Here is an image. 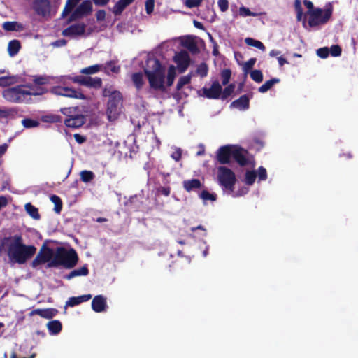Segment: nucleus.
I'll return each instance as SVG.
<instances>
[{"label": "nucleus", "instance_id": "nucleus-41", "mask_svg": "<svg viewBox=\"0 0 358 358\" xmlns=\"http://www.w3.org/2000/svg\"><path fill=\"white\" fill-rule=\"evenodd\" d=\"M104 70L107 73H117L120 71V67L116 66L115 63L110 60L107 62L104 65Z\"/></svg>", "mask_w": 358, "mask_h": 358}, {"label": "nucleus", "instance_id": "nucleus-55", "mask_svg": "<svg viewBox=\"0 0 358 358\" xmlns=\"http://www.w3.org/2000/svg\"><path fill=\"white\" fill-rule=\"evenodd\" d=\"M203 0H185V5L188 8L199 7Z\"/></svg>", "mask_w": 358, "mask_h": 358}, {"label": "nucleus", "instance_id": "nucleus-22", "mask_svg": "<svg viewBox=\"0 0 358 358\" xmlns=\"http://www.w3.org/2000/svg\"><path fill=\"white\" fill-rule=\"evenodd\" d=\"M58 313V310L55 308H45V309H41L37 308L34 310H32L30 313L31 315H37L41 316L43 318L45 319H51L54 317L57 313Z\"/></svg>", "mask_w": 358, "mask_h": 358}, {"label": "nucleus", "instance_id": "nucleus-39", "mask_svg": "<svg viewBox=\"0 0 358 358\" xmlns=\"http://www.w3.org/2000/svg\"><path fill=\"white\" fill-rule=\"evenodd\" d=\"M22 124L24 128L31 129L38 127L40 122L38 120H34L32 118H24L22 120Z\"/></svg>", "mask_w": 358, "mask_h": 358}, {"label": "nucleus", "instance_id": "nucleus-34", "mask_svg": "<svg viewBox=\"0 0 358 358\" xmlns=\"http://www.w3.org/2000/svg\"><path fill=\"white\" fill-rule=\"evenodd\" d=\"M245 43L250 46H252L258 48L262 51L265 50L264 45L259 41L256 40L253 38L248 37L245 38Z\"/></svg>", "mask_w": 358, "mask_h": 358}, {"label": "nucleus", "instance_id": "nucleus-58", "mask_svg": "<svg viewBox=\"0 0 358 358\" xmlns=\"http://www.w3.org/2000/svg\"><path fill=\"white\" fill-rule=\"evenodd\" d=\"M218 6L222 12H225L228 10L229 2L228 0H218Z\"/></svg>", "mask_w": 358, "mask_h": 358}, {"label": "nucleus", "instance_id": "nucleus-5", "mask_svg": "<svg viewBox=\"0 0 358 358\" xmlns=\"http://www.w3.org/2000/svg\"><path fill=\"white\" fill-rule=\"evenodd\" d=\"M333 14V6L331 3L326 4L324 8H315L313 10H308L309 16L308 24L315 27L325 24L330 20Z\"/></svg>", "mask_w": 358, "mask_h": 358}, {"label": "nucleus", "instance_id": "nucleus-33", "mask_svg": "<svg viewBox=\"0 0 358 358\" xmlns=\"http://www.w3.org/2000/svg\"><path fill=\"white\" fill-rule=\"evenodd\" d=\"M24 208L27 214L34 220H38L40 219V214L38 213V208L31 203H26Z\"/></svg>", "mask_w": 358, "mask_h": 358}, {"label": "nucleus", "instance_id": "nucleus-36", "mask_svg": "<svg viewBox=\"0 0 358 358\" xmlns=\"http://www.w3.org/2000/svg\"><path fill=\"white\" fill-rule=\"evenodd\" d=\"M200 199L203 201V203L206 201H215L217 199V195L215 193H210L208 190L204 189L199 194Z\"/></svg>", "mask_w": 358, "mask_h": 358}, {"label": "nucleus", "instance_id": "nucleus-50", "mask_svg": "<svg viewBox=\"0 0 358 358\" xmlns=\"http://www.w3.org/2000/svg\"><path fill=\"white\" fill-rule=\"evenodd\" d=\"M239 14L243 17H257L258 13L252 12L250 10L245 6H241L239 8Z\"/></svg>", "mask_w": 358, "mask_h": 358}, {"label": "nucleus", "instance_id": "nucleus-15", "mask_svg": "<svg viewBox=\"0 0 358 358\" xmlns=\"http://www.w3.org/2000/svg\"><path fill=\"white\" fill-rule=\"evenodd\" d=\"M203 96L211 99H217L220 98L222 92V86L217 80L213 82L210 87L202 88Z\"/></svg>", "mask_w": 358, "mask_h": 358}, {"label": "nucleus", "instance_id": "nucleus-6", "mask_svg": "<svg viewBox=\"0 0 358 358\" xmlns=\"http://www.w3.org/2000/svg\"><path fill=\"white\" fill-rule=\"evenodd\" d=\"M43 94V90L33 92L24 90L22 86L18 85L5 89L2 92L3 97L8 102L21 103L26 101L28 96L41 95Z\"/></svg>", "mask_w": 358, "mask_h": 358}, {"label": "nucleus", "instance_id": "nucleus-52", "mask_svg": "<svg viewBox=\"0 0 358 358\" xmlns=\"http://www.w3.org/2000/svg\"><path fill=\"white\" fill-rule=\"evenodd\" d=\"M234 87V85L230 84L227 87H226L223 91L222 90V99H225L228 96H229L233 93Z\"/></svg>", "mask_w": 358, "mask_h": 358}, {"label": "nucleus", "instance_id": "nucleus-1", "mask_svg": "<svg viewBox=\"0 0 358 358\" xmlns=\"http://www.w3.org/2000/svg\"><path fill=\"white\" fill-rule=\"evenodd\" d=\"M143 71L149 83L148 90L149 93L151 94L154 91L165 92L166 90L165 69L159 59L152 57L148 58Z\"/></svg>", "mask_w": 358, "mask_h": 358}, {"label": "nucleus", "instance_id": "nucleus-43", "mask_svg": "<svg viewBox=\"0 0 358 358\" xmlns=\"http://www.w3.org/2000/svg\"><path fill=\"white\" fill-rule=\"evenodd\" d=\"M176 73L174 66L171 65L168 69L166 85L170 87L173 85Z\"/></svg>", "mask_w": 358, "mask_h": 358}, {"label": "nucleus", "instance_id": "nucleus-35", "mask_svg": "<svg viewBox=\"0 0 358 358\" xmlns=\"http://www.w3.org/2000/svg\"><path fill=\"white\" fill-rule=\"evenodd\" d=\"M248 192L249 187L246 186H241L238 189L237 191H234V189H233L231 193H227L226 195H229L233 198H238L246 195Z\"/></svg>", "mask_w": 358, "mask_h": 358}, {"label": "nucleus", "instance_id": "nucleus-2", "mask_svg": "<svg viewBox=\"0 0 358 358\" xmlns=\"http://www.w3.org/2000/svg\"><path fill=\"white\" fill-rule=\"evenodd\" d=\"M36 252V248L32 245L23 243L21 235H14L13 241L8 248V257L10 262L18 264H25Z\"/></svg>", "mask_w": 358, "mask_h": 358}, {"label": "nucleus", "instance_id": "nucleus-51", "mask_svg": "<svg viewBox=\"0 0 358 358\" xmlns=\"http://www.w3.org/2000/svg\"><path fill=\"white\" fill-rule=\"evenodd\" d=\"M174 151L171 154V157L176 162H179L182 157V150L180 148L173 147Z\"/></svg>", "mask_w": 358, "mask_h": 358}, {"label": "nucleus", "instance_id": "nucleus-32", "mask_svg": "<svg viewBox=\"0 0 358 358\" xmlns=\"http://www.w3.org/2000/svg\"><path fill=\"white\" fill-rule=\"evenodd\" d=\"M257 177V174L255 170H247L245 173L243 182L248 186L252 185Z\"/></svg>", "mask_w": 358, "mask_h": 358}, {"label": "nucleus", "instance_id": "nucleus-31", "mask_svg": "<svg viewBox=\"0 0 358 358\" xmlns=\"http://www.w3.org/2000/svg\"><path fill=\"white\" fill-rule=\"evenodd\" d=\"M21 48L20 43L18 40L14 39L8 43V52L10 57L17 55Z\"/></svg>", "mask_w": 358, "mask_h": 358}, {"label": "nucleus", "instance_id": "nucleus-17", "mask_svg": "<svg viewBox=\"0 0 358 358\" xmlns=\"http://www.w3.org/2000/svg\"><path fill=\"white\" fill-rule=\"evenodd\" d=\"M108 308L107 299L103 295L95 296L92 301V309L95 313L106 312Z\"/></svg>", "mask_w": 358, "mask_h": 358}, {"label": "nucleus", "instance_id": "nucleus-40", "mask_svg": "<svg viewBox=\"0 0 358 358\" xmlns=\"http://www.w3.org/2000/svg\"><path fill=\"white\" fill-rule=\"evenodd\" d=\"M20 26H21V24L19 22H15V21L5 22H3V24L2 25L3 29L6 31H16L19 29V27Z\"/></svg>", "mask_w": 358, "mask_h": 358}, {"label": "nucleus", "instance_id": "nucleus-13", "mask_svg": "<svg viewBox=\"0 0 358 358\" xmlns=\"http://www.w3.org/2000/svg\"><path fill=\"white\" fill-rule=\"evenodd\" d=\"M31 7L36 15L45 17L50 15L52 6L50 0H34Z\"/></svg>", "mask_w": 358, "mask_h": 358}, {"label": "nucleus", "instance_id": "nucleus-48", "mask_svg": "<svg viewBox=\"0 0 358 358\" xmlns=\"http://www.w3.org/2000/svg\"><path fill=\"white\" fill-rule=\"evenodd\" d=\"M16 110L14 108H0V117L7 118L14 115Z\"/></svg>", "mask_w": 358, "mask_h": 358}, {"label": "nucleus", "instance_id": "nucleus-25", "mask_svg": "<svg viewBox=\"0 0 358 358\" xmlns=\"http://www.w3.org/2000/svg\"><path fill=\"white\" fill-rule=\"evenodd\" d=\"M89 274V269L87 265H84L81 268L72 270L69 274L66 275L64 278L66 280H71L78 276H86Z\"/></svg>", "mask_w": 358, "mask_h": 358}, {"label": "nucleus", "instance_id": "nucleus-37", "mask_svg": "<svg viewBox=\"0 0 358 358\" xmlns=\"http://www.w3.org/2000/svg\"><path fill=\"white\" fill-rule=\"evenodd\" d=\"M102 64H94L88 67L83 68L80 70V73L86 75H91L99 72L101 67Z\"/></svg>", "mask_w": 358, "mask_h": 358}, {"label": "nucleus", "instance_id": "nucleus-57", "mask_svg": "<svg viewBox=\"0 0 358 358\" xmlns=\"http://www.w3.org/2000/svg\"><path fill=\"white\" fill-rule=\"evenodd\" d=\"M48 79L45 76H36L34 78V83L36 85H42L48 83Z\"/></svg>", "mask_w": 358, "mask_h": 358}, {"label": "nucleus", "instance_id": "nucleus-44", "mask_svg": "<svg viewBox=\"0 0 358 358\" xmlns=\"http://www.w3.org/2000/svg\"><path fill=\"white\" fill-rule=\"evenodd\" d=\"M208 66L206 62H201L197 66L196 73L201 78H204L208 75Z\"/></svg>", "mask_w": 358, "mask_h": 358}, {"label": "nucleus", "instance_id": "nucleus-9", "mask_svg": "<svg viewBox=\"0 0 358 358\" xmlns=\"http://www.w3.org/2000/svg\"><path fill=\"white\" fill-rule=\"evenodd\" d=\"M50 92L57 96H62L80 100L87 99V96L80 91L69 87L55 86L51 89Z\"/></svg>", "mask_w": 358, "mask_h": 358}, {"label": "nucleus", "instance_id": "nucleus-63", "mask_svg": "<svg viewBox=\"0 0 358 358\" xmlns=\"http://www.w3.org/2000/svg\"><path fill=\"white\" fill-rule=\"evenodd\" d=\"M73 7H71V5H68L67 6V3H66V6L63 10V12L62 13V17H65L67 15L69 14H71L72 12L73 11Z\"/></svg>", "mask_w": 358, "mask_h": 358}, {"label": "nucleus", "instance_id": "nucleus-4", "mask_svg": "<svg viewBox=\"0 0 358 358\" xmlns=\"http://www.w3.org/2000/svg\"><path fill=\"white\" fill-rule=\"evenodd\" d=\"M217 183L221 187L223 194L231 193L235 189L237 179L234 172L229 168L220 166L217 168Z\"/></svg>", "mask_w": 358, "mask_h": 358}, {"label": "nucleus", "instance_id": "nucleus-14", "mask_svg": "<svg viewBox=\"0 0 358 358\" xmlns=\"http://www.w3.org/2000/svg\"><path fill=\"white\" fill-rule=\"evenodd\" d=\"M86 25L84 23H76L70 25L62 31L64 36L75 38L85 34Z\"/></svg>", "mask_w": 358, "mask_h": 358}, {"label": "nucleus", "instance_id": "nucleus-28", "mask_svg": "<svg viewBox=\"0 0 358 358\" xmlns=\"http://www.w3.org/2000/svg\"><path fill=\"white\" fill-rule=\"evenodd\" d=\"M134 0H119L113 6V13L115 15L122 14L124 10Z\"/></svg>", "mask_w": 358, "mask_h": 358}, {"label": "nucleus", "instance_id": "nucleus-59", "mask_svg": "<svg viewBox=\"0 0 358 358\" xmlns=\"http://www.w3.org/2000/svg\"><path fill=\"white\" fill-rule=\"evenodd\" d=\"M13 241V236L4 237L0 243V252H2L8 242Z\"/></svg>", "mask_w": 358, "mask_h": 358}, {"label": "nucleus", "instance_id": "nucleus-16", "mask_svg": "<svg viewBox=\"0 0 358 358\" xmlns=\"http://www.w3.org/2000/svg\"><path fill=\"white\" fill-rule=\"evenodd\" d=\"M233 159L241 166H245L250 164V160L248 157V152L247 150L236 145L235 150L234 151Z\"/></svg>", "mask_w": 358, "mask_h": 358}, {"label": "nucleus", "instance_id": "nucleus-26", "mask_svg": "<svg viewBox=\"0 0 358 358\" xmlns=\"http://www.w3.org/2000/svg\"><path fill=\"white\" fill-rule=\"evenodd\" d=\"M50 335H57L62 329V322L58 320H54L48 322L46 324Z\"/></svg>", "mask_w": 358, "mask_h": 358}, {"label": "nucleus", "instance_id": "nucleus-53", "mask_svg": "<svg viewBox=\"0 0 358 358\" xmlns=\"http://www.w3.org/2000/svg\"><path fill=\"white\" fill-rule=\"evenodd\" d=\"M342 50L338 45H333L329 48V55L333 57H338L341 55Z\"/></svg>", "mask_w": 358, "mask_h": 358}, {"label": "nucleus", "instance_id": "nucleus-7", "mask_svg": "<svg viewBox=\"0 0 358 358\" xmlns=\"http://www.w3.org/2000/svg\"><path fill=\"white\" fill-rule=\"evenodd\" d=\"M70 80L81 85L92 88H99L102 85V80L99 77L92 78L90 76H76L71 78L70 76H62L59 78L60 82L63 83H66L67 80Z\"/></svg>", "mask_w": 358, "mask_h": 358}, {"label": "nucleus", "instance_id": "nucleus-19", "mask_svg": "<svg viewBox=\"0 0 358 358\" xmlns=\"http://www.w3.org/2000/svg\"><path fill=\"white\" fill-rule=\"evenodd\" d=\"M196 37L187 36L181 42L182 45L187 49L192 54L196 55L200 52L199 48L196 42Z\"/></svg>", "mask_w": 358, "mask_h": 358}, {"label": "nucleus", "instance_id": "nucleus-56", "mask_svg": "<svg viewBox=\"0 0 358 358\" xmlns=\"http://www.w3.org/2000/svg\"><path fill=\"white\" fill-rule=\"evenodd\" d=\"M145 7L147 14L150 15L154 10L155 0H146Z\"/></svg>", "mask_w": 358, "mask_h": 358}, {"label": "nucleus", "instance_id": "nucleus-60", "mask_svg": "<svg viewBox=\"0 0 358 358\" xmlns=\"http://www.w3.org/2000/svg\"><path fill=\"white\" fill-rule=\"evenodd\" d=\"M115 92H120L117 91V90H113L110 87L108 88L106 87H104V89L103 90V96H108V99H110V97H112V95H113V94Z\"/></svg>", "mask_w": 358, "mask_h": 358}, {"label": "nucleus", "instance_id": "nucleus-54", "mask_svg": "<svg viewBox=\"0 0 358 358\" xmlns=\"http://www.w3.org/2000/svg\"><path fill=\"white\" fill-rule=\"evenodd\" d=\"M317 55L322 59L327 58L329 55V48L328 47H323L317 49Z\"/></svg>", "mask_w": 358, "mask_h": 358}, {"label": "nucleus", "instance_id": "nucleus-23", "mask_svg": "<svg viewBox=\"0 0 358 358\" xmlns=\"http://www.w3.org/2000/svg\"><path fill=\"white\" fill-rule=\"evenodd\" d=\"M92 297V296L90 294H83L78 296H71L66 301L65 306L74 307L83 302L89 301Z\"/></svg>", "mask_w": 358, "mask_h": 358}, {"label": "nucleus", "instance_id": "nucleus-29", "mask_svg": "<svg viewBox=\"0 0 358 358\" xmlns=\"http://www.w3.org/2000/svg\"><path fill=\"white\" fill-rule=\"evenodd\" d=\"M18 76L7 75L0 77V87H7L14 85L18 81Z\"/></svg>", "mask_w": 358, "mask_h": 358}, {"label": "nucleus", "instance_id": "nucleus-12", "mask_svg": "<svg viewBox=\"0 0 358 358\" xmlns=\"http://www.w3.org/2000/svg\"><path fill=\"white\" fill-rule=\"evenodd\" d=\"M53 253L54 250L52 248L46 247L44 244L40 252L32 261L31 266L33 268H36L38 266L45 263H47L48 264L52 259Z\"/></svg>", "mask_w": 358, "mask_h": 358}, {"label": "nucleus", "instance_id": "nucleus-21", "mask_svg": "<svg viewBox=\"0 0 358 358\" xmlns=\"http://www.w3.org/2000/svg\"><path fill=\"white\" fill-rule=\"evenodd\" d=\"M250 98L248 95L243 94L238 99L231 103V107L236 108L240 110H245L249 108Z\"/></svg>", "mask_w": 358, "mask_h": 358}, {"label": "nucleus", "instance_id": "nucleus-61", "mask_svg": "<svg viewBox=\"0 0 358 358\" xmlns=\"http://www.w3.org/2000/svg\"><path fill=\"white\" fill-rule=\"evenodd\" d=\"M97 21H103L106 18V11L104 10H99L96 13Z\"/></svg>", "mask_w": 358, "mask_h": 358}, {"label": "nucleus", "instance_id": "nucleus-42", "mask_svg": "<svg viewBox=\"0 0 358 358\" xmlns=\"http://www.w3.org/2000/svg\"><path fill=\"white\" fill-rule=\"evenodd\" d=\"M192 78L191 74L180 77L176 84V90H180L185 85L190 83Z\"/></svg>", "mask_w": 358, "mask_h": 358}, {"label": "nucleus", "instance_id": "nucleus-45", "mask_svg": "<svg viewBox=\"0 0 358 358\" xmlns=\"http://www.w3.org/2000/svg\"><path fill=\"white\" fill-rule=\"evenodd\" d=\"M250 78L252 80H254L256 83H261L263 80V73L260 70H252L250 72Z\"/></svg>", "mask_w": 358, "mask_h": 358}, {"label": "nucleus", "instance_id": "nucleus-38", "mask_svg": "<svg viewBox=\"0 0 358 358\" xmlns=\"http://www.w3.org/2000/svg\"><path fill=\"white\" fill-rule=\"evenodd\" d=\"M80 180L85 183L91 182L94 178V173L91 171L84 170L80 173Z\"/></svg>", "mask_w": 358, "mask_h": 358}, {"label": "nucleus", "instance_id": "nucleus-64", "mask_svg": "<svg viewBox=\"0 0 358 358\" xmlns=\"http://www.w3.org/2000/svg\"><path fill=\"white\" fill-rule=\"evenodd\" d=\"M67 41L65 39L61 38L54 41L52 45L54 47L59 48L66 45Z\"/></svg>", "mask_w": 358, "mask_h": 358}, {"label": "nucleus", "instance_id": "nucleus-27", "mask_svg": "<svg viewBox=\"0 0 358 358\" xmlns=\"http://www.w3.org/2000/svg\"><path fill=\"white\" fill-rule=\"evenodd\" d=\"M131 79L138 91L141 90L143 86L145 85V80L141 72L133 73L131 76Z\"/></svg>", "mask_w": 358, "mask_h": 358}, {"label": "nucleus", "instance_id": "nucleus-18", "mask_svg": "<svg viewBox=\"0 0 358 358\" xmlns=\"http://www.w3.org/2000/svg\"><path fill=\"white\" fill-rule=\"evenodd\" d=\"M174 62L177 64L180 72H184L189 64V56L185 51H180L174 56Z\"/></svg>", "mask_w": 358, "mask_h": 358}, {"label": "nucleus", "instance_id": "nucleus-46", "mask_svg": "<svg viewBox=\"0 0 358 358\" xmlns=\"http://www.w3.org/2000/svg\"><path fill=\"white\" fill-rule=\"evenodd\" d=\"M256 62L255 58H250L247 62H245L243 66V71L246 76L248 73H249L251 71H252V68Z\"/></svg>", "mask_w": 358, "mask_h": 358}, {"label": "nucleus", "instance_id": "nucleus-11", "mask_svg": "<svg viewBox=\"0 0 358 358\" xmlns=\"http://www.w3.org/2000/svg\"><path fill=\"white\" fill-rule=\"evenodd\" d=\"M236 145H226L221 146L216 152L217 160L221 164H228L233 159L234 151L235 150Z\"/></svg>", "mask_w": 358, "mask_h": 358}, {"label": "nucleus", "instance_id": "nucleus-30", "mask_svg": "<svg viewBox=\"0 0 358 358\" xmlns=\"http://www.w3.org/2000/svg\"><path fill=\"white\" fill-rule=\"evenodd\" d=\"M280 80L278 78H273L267 81H266L262 86H260L258 89V91L260 93H266L269 90H271L273 86L277 83H279Z\"/></svg>", "mask_w": 358, "mask_h": 358}, {"label": "nucleus", "instance_id": "nucleus-10", "mask_svg": "<svg viewBox=\"0 0 358 358\" xmlns=\"http://www.w3.org/2000/svg\"><path fill=\"white\" fill-rule=\"evenodd\" d=\"M92 3L90 0H84L70 15L69 20L76 21L89 15L92 12Z\"/></svg>", "mask_w": 358, "mask_h": 358}, {"label": "nucleus", "instance_id": "nucleus-47", "mask_svg": "<svg viewBox=\"0 0 358 358\" xmlns=\"http://www.w3.org/2000/svg\"><path fill=\"white\" fill-rule=\"evenodd\" d=\"M231 76V71L229 69H224L221 72L222 83L223 85H227Z\"/></svg>", "mask_w": 358, "mask_h": 358}, {"label": "nucleus", "instance_id": "nucleus-20", "mask_svg": "<svg viewBox=\"0 0 358 358\" xmlns=\"http://www.w3.org/2000/svg\"><path fill=\"white\" fill-rule=\"evenodd\" d=\"M85 117L83 115L71 116L64 120V124L70 128H79L85 122Z\"/></svg>", "mask_w": 358, "mask_h": 358}, {"label": "nucleus", "instance_id": "nucleus-3", "mask_svg": "<svg viewBox=\"0 0 358 358\" xmlns=\"http://www.w3.org/2000/svg\"><path fill=\"white\" fill-rule=\"evenodd\" d=\"M78 262V256L76 251L70 248L66 250L63 247H58L54 251L52 258L46 265V268L63 267L66 269L73 268Z\"/></svg>", "mask_w": 358, "mask_h": 358}, {"label": "nucleus", "instance_id": "nucleus-62", "mask_svg": "<svg viewBox=\"0 0 358 358\" xmlns=\"http://www.w3.org/2000/svg\"><path fill=\"white\" fill-rule=\"evenodd\" d=\"M73 7H71V5H68L67 6V3H66V6L63 10V12L62 13V17H65L67 15L69 14H71L72 12L73 11Z\"/></svg>", "mask_w": 358, "mask_h": 358}, {"label": "nucleus", "instance_id": "nucleus-49", "mask_svg": "<svg viewBox=\"0 0 358 358\" xmlns=\"http://www.w3.org/2000/svg\"><path fill=\"white\" fill-rule=\"evenodd\" d=\"M257 174L258 182L261 181H264L267 179V171L266 169L263 166H259L258 169L256 171Z\"/></svg>", "mask_w": 358, "mask_h": 358}, {"label": "nucleus", "instance_id": "nucleus-24", "mask_svg": "<svg viewBox=\"0 0 358 358\" xmlns=\"http://www.w3.org/2000/svg\"><path fill=\"white\" fill-rule=\"evenodd\" d=\"M183 188L188 192L196 191L202 187L203 184L199 179L192 178L182 182Z\"/></svg>", "mask_w": 358, "mask_h": 358}, {"label": "nucleus", "instance_id": "nucleus-8", "mask_svg": "<svg viewBox=\"0 0 358 358\" xmlns=\"http://www.w3.org/2000/svg\"><path fill=\"white\" fill-rule=\"evenodd\" d=\"M122 101V96L120 92H115L112 97L108 99L106 113L110 121L115 120L118 117L121 112Z\"/></svg>", "mask_w": 358, "mask_h": 358}]
</instances>
